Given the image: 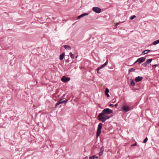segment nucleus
<instances>
[{
  "mask_svg": "<svg viewBox=\"0 0 159 159\" xmlns=\"http://www.w3.org/2000/svg\"><path fill=\"white\" fill-rule=\"evenodd\" d=\"M109 92V89L108 88H106L105 89V94L108 97H110V95L108 93Z\"/></svg>",
  "mask_w": 159,
  "mask_h": 159,
  "instance_id": "12",
  "label": "nucleus"
},
{
  "mask_svg": "<svg viewBox=\"0 0 159 159\" xmlns=\"http://www.w3.org/2000/svg\"><path fill=\"white\" fill-rule=\"evenodd\" d=\"M124 22V21L121 22H120V23H123V22Z\"/></svg>",
  "mask_w": 159,
  "mask_h": 159,
  "instance_id": "38",
  "label": "nucleus"
},
{
  "mask_svg": "<svg viewBox=\"0 0 159 159\" xmlns=\"http://www.w3.org/2000/svg\"><path fill=\"white\" fill-rule=\"evenodd\" d=\"M148 138L146 137L144 139V140H143V143H145L146 142L148 141Z\"/></svg>",
  "mask_w": 159,
  "mask_h": 159,
  "instance_id": "25",
  "label": "nucleus"
},
{
  "mask_svg": "<svg viewBox=\"0 0 159 159\" xmlns=\"http://www.w3.org/2000/svg\"><path fill=\"white\" fill-rule=\"evenodd\" d=\"M77 57H78V56H76V57H75L76 58H77Z\"/></svg>",
  "mask_w": 159,
  "mask_h": 159,
  "instance_id": "39",
  "label": "nucleus"
},
{
  "mask_svg": "<svg viewBox=\"0 0 159 159\" xmlns=\"http://www.w3.org/2000/svg\"><path fill=\"white\" fill-rule=\"evenodd\" d=\"M143 79V77L142 76H138L135 78V80L136 82H138L141 81Z\"/></svg>",
  "mask_w": 159,
  "mask_h": 159,
  "instance_id": "7",
  "label": "nucleus"
},
{
  "mask_svg": "<svg viewBox=\"0 0 159 159\" xmlns=\"http://www.w3.org/2000/svg\"><path fill=\"white\" fill-rule=\"evenodd\" d=\"M62 99H61V98L59 99V100L56 104V107H57L60 104L63 103V101H62Z\"/></svg>",
  "mask_w": 159,
  "mask_h": 159,
  "instance_id": "11",
  "label": "nucleus"
},
{
  "mask_svg": "<svg viewBox=\"0 0 159 159\" xmlns=\"http://www.w3.org/2000/svg\"><path fill=\"white\" fill-rule=\"evenodd\" d=\"M110 106V107H113L114 105L113 104H111L109 105Z\"/></svg>",
  "mask_w": 159,
  "mask_h": 159,
  "instance_id": "30",
  "label": "nucleus"
},
{
  "mask_svg": "<svg viewBox=\"0 0 159 159\" xmlns=\"http://www.w3.org/2000/svg\"><path fill=\"white\" fill-rule=\"evenodd\" d=\"M130 84H131V85L132 86H134L135 84L134 83V82L133 80L132 79H130Z\"/></svg>",
  "mask_w": 159,
  "mask_h": 159,
  "instance_id": "17",
  "label": "nucleus"
},
{
  "mask_svg": "<svg viewBox=\"0 0 159 159\" xmlns=\"http://www.w3.org/2000/svg\"><path fill=\"white\" fill-rule=\"evenodd\" d=\"M119 23H116V25H119Z\"/></svg>",
  "mask_w": 159,
  "mask_h": 159,
  "instance_id": "35",
  "label": "nucleus"
},
{
  "mask_svg": "<svg viewBox=\"0 0 159 159\" xmlns=\"http://www.w3.org/2000/svg\"><path fill=\"white\" fill-rule=\"evenodd\" d=\"M98 119L100 121H101L102 123L104 122L106 120L104 119H102L100 116H99V115L98 116Z\"/></svg>",
  "mask_w": 159,
  "mask_h": 159,
  "instance_id": "14",
  "label": "nucleus"
},
{
  "mask_svg": "<svg viewBox=\"0 0 159 159\" xmlns=\"http://www.w3.org/2000/svg\"><path fill=\"white\" fill-rule=\"evenodd\" d=\"M65 55V54L64 53H62L60 55V59L61 61L63 60L64 57Z\"/></svg>",
  "mask_w": 159,
  "mask_h": 159,
  "instance_id": "13",
  "label": "nucleus"
},
{
  "mask_svg": "<svg viewBox=\"0 0 159 159\" xmlns=\"http://www.w3.org/2000/svg\"><path fill=\"white\" fill-rule=\"evenodd\" d=\"M118 104L117 103L115 104L114 106L116 107H117Z\"/></svg>",
  "mask_w": 159,
  "mask_h": 159,
  "instance_id": "32",
  "label": "nucleus"
},
{
  "mask_svg": "<svg viewBox=\"0 0 159 159\" xmlns=\"http://www.w3.org/2000/svg\"><path fill=\"white\" fill-rule=\"evenodd\" d=\"M146 51L148 53L149 52H150L151 50H150L147 49L146 50Z\"/></svg>",
  "mask_w": 159,
  "mask_h": 159,
  "instance_id": "31",
  "label": "nucleus"
},
{
  "mask_svg": "<svg viewBox=\"0 0 159 159\" xmlns=\"http://www.w3.org/2000/svg\"><path fill=\"white\" fill-rule=\"evenodd\" d=\"M70 80V78L69 77H66L65 76L62 77L61 80L64 82H66Z\"/></svg>",
  "mask_w": 159,
  "mask_h": 159,
  "instance_id": "6",
  "label": "nucleus"
},
{
  "mask_svg": "<svg viewBox=\"0 0 159 159\" xmlns=\"http://www.w3.org/2000/svg\"><path fill=\"white\" fill-rule=\"evenodd\" d=\"M96 156L94 155L92 156H91L89 157V159H94Z\"/></svg>",
  "mask_w": 159,
  "mask_h": 159,
  "instance_id": "23",
  "label": "nucleus"
},
{
  "mask_svg": "<svg viewBox=\"0 0 159 159\" xmlns=\"http://www.w3.org/2000/svg\"><path fill=\"white\" fill-rule=\"evenodd\" d=\"M69 55L72 59L74 58V55L71 52H70L69 53Z\"/></svg>",
  "mask_w": 159,
  "mask_h": 159,
  "instance_id": "20",
  "label": "nucleus"
},
{
  "mask_svg": "<svg viewBox=\"0 0 159 159\" xmlns=\"http://www.w3.org/2000/svg\"><path fill=\"white\" fill-rule=\"evenodd\" d=\"M147 65H148V64L147 63H146V62L143 63L142 64V65L144 67H146Z\"/></svg>",
  "mask_w": 159,
  "mask_h": 159,
  "instance_id": "24",
  "label": "nucleus"
},
{
  "mask_svg": "<svg viewBox=\"0 0 159 159\" xmlns=\"http://www.w3.org/2000/svg\"><path fill=\"white\" fill-rule=\"evenodd\" d=\"M112 112V111L111 110L108 108H107L104 109L101 113H100L99 115V116H100L103 115L109 114L111 113Z\"/></svg>",
  "mask_w": 159,
  "mask_h": 159,
  "instance_id": "1",
  "label": "nucleus"
},
{
  "mask_svg": "<svg viewBox=\"0 0 159 159\" xmlns=\"http://www.w3.org/2000/svg\"><path fill=\"white\" fill-rule=\"evenodd\" d=\"M136 17V16L135 15H133L131 16L130 17V19L131 20H133L134 18Z\"/></svg>",
  "mask_w": 159,
  "mask_h": 159,
  "instance_id": "21",
  "label": "nucleus"
},
{
  "mask_svg": "<svg viewBox=\"0 0 159 159\" xmlns=\"http://www.w3.org/2000/svg\"><path fill=\"white\" fill-rule=\"evenodd\" d=\"M135 70V69L133 68H130L129 69L128 71L129 73H130V72H132L134 71Z\"/></svg>",
  "mask_w": 159,
  "mask_h": 159,
  "instance_id": "18",
  "label": "nucleus"
},
{
  "mask_svg": "<svg viewBox=\"0 0 159 159\" xmlns=\"http://www.w3.org/2000/svg\"><path fill=\"white\" fill-rule=\"evenodd\" d=\"M96 157V158H97L98 157V156H96V157Z\"/></svg>",
  "mask_w": 159,
  "mask_h": 159,
  "instance_id": "36",
  "label": "nucleus"
},
{
  "mask_svg": "<svg viewBox=\"0 0 159 159\" xmlns=\"http://www.w3.org/2000/svg\"><path fill=\"white\" fill-rule=\"evenodd\" d=\"M100 117L102 119H104L106 120L109 119L110 118L109 116L106 115H103L102 116H100Z\"/></svg>",
  "mask_w": 159,
  "mask_h": 159,
  "instance_id": "9",
  "label": "nucleus"
},
{
  "mask_svg": "<svg viewBox=\"0 0 159 159\" xmlns=\"http://www.w3.org/2000/svg\"><path fill=\"white\" fill-rule=\"evenodd\" d=\"M148 52H147L146 50H145L143 51L142 52V54L143 55L146 54L147 53H148Z\"/></svg>",
  "mask_w": 159,
  "mask_h": 159,
  "instance_id": "22",
  "label": "nucleus"
},
{
  "mask_svg": "<svg viewBox=\"0 0 159 159\" xmlns=\"http://www.w3.org/2000/svg\"><path fill=\"white\" fill-rule=\"evenodd\" d=\"M68 99H67L66 100L63 101V103H67V102L68 101Z\"/></svg>",
  "mask_w": 159,
  "mask_h": 159,
  "instance_id": "27",
  "label": "nucleus"
},
{
  "mask_svg": "<svg viewBox=\"0 0 159 159\" xmlns=\"http://www.w3.org/2000/svg\"><path fill=\"white\" fill-rule=\"evenodd\" d=\"M88 15V14L87 13H83V14L80 15L79 16H78L77 18L78 19H79L80 18H81L84 16Z\"/></svg>",
  "mask_w": 159,
  "mask_h": 159,
  "instance_id": "10",
  "label": "nucleus"
},
{
  "mask_svg": "<svg viewBox=\"0 0 159 159\" xmlns=\"http://www.w3.org/2000/svg\"><path fill=\"white\" fill-rule=\"evenodd\" d=\"M139 62V60H138V59L134 62V64L136 63L137 62Z\"/></svg>",
  "mask_w": 159,
  "mask_h": 159,
  "instance_id": "33",
  "label": "nucleus"
},
{
  "mask_svg": "<svg viewBox=\"0 0 159 159\" xmlns=\"http://www.w3.org/2000/svg\"><path fill=\"white\" fill-rule=\"evenodd\" d=\"M145 60V58L144 57H142L138 59V60H139V64L142 63L143 61H144Z\"/></svg>",
  "mask_w": 159,
  "mask_h": 159,
  "instance_id": "8",
  "label": "nucleus"
},
{
  "mask_svg": "<svg viewBox=\"0 0 159 159\" xmlns=\"http://www.w3.org/2000/svg\"><path fill=\"white\" fill-rule=\"evenodd\" d=\"M122 110L125 112H126L130 110V108L128 106L124 105L121 108Z\"/></svg>",
  "mask_w": 159,
  "mask_h": 159,
  "instance_id": "3",
  "label": "nucleus"
},
{
  "mask_svg": "<svg viewBox=\"0 0 159 159\" xmlns=\"http://www.w3.org/2000/svg\"><path fill=\"white\" fill-rule=\"evenodd\" d=\"M108 63V61H107L103 64L101 66L98 67L97 68V72L98 73H100V72H99V70L105 66Z\"/></svg>",
  "mask_w": 159,
  "mask_h": 159,
  "instance_id": "5",
  "label": "nucleus"
},
{
  "mask_svg": "<svg viewBox=\"0 0 159 159\" xmlns=\"http://www.w3.org/2000/svg\"><path fill=\"white\" fill-rule=\"evenodd\" d=\"M64 47L66 49L70 50L71 49V48L70 46L67 45H65L64 46Z\"/></svg>",
  "mask_w": 159,
  "mask_h": 159,
  "instance_id": "16",
  "label": "nucleus"
},
{
  "mask_svg": "<svg viewBox=\"0 0 159 159\" xmlns=\"http://www.w3.org/2000/svg\"><path fill=\"white\" fill-rule=\"evenodd\" d=\"M104 151V148L103 147H101L100 148V152H103Z\"/></svg>",
  "mask_w": 159,
  "mask_h": 159,
  "instance_id": "26",
  "label": "nucleus"
},
{
  "mask_svg": "<svg viewBox=\"0 0 159 159\" xmlns=\"http://www.w3.org/2000/svg\"><path fill=\"white\" fill-rule=\"evenodd\" d=\"M159 43V39L153 42L152 43V44L156 45L157 44Z\"/></svg>",
  "mask_w": 159,
  "mask_h": 159,
  "instance_id": "15",
  "label": "nucleus"
},
{
  "mask_svg": "<svg viewBox=\"0 0 159 159\" xmlns=\"http://www.w3.org/2000/svg\"><path fill=\"white\" fill-rule=\"evenodd\" d=\"M157 66V64L154 65H152V66H155V68Z\"/></svg>",
  "mask_w": 159,
  "mask_h": 159,
  "instance_id": "34",
  "label": "nucleus"
},
{
  "mask_svg": "<svg viewBox=\"0 0 159 159\" xmlns=\"http://www.w3.org/2000/svg\"><path fill=\"white\" fill-rule=\"evenodd\" d=\"M102 124L101 123H99L98 125V128L97 132V138L100 135V134L101 133V129L102 128Z\"/></svg>",
  "mask_w": 159,
  "mask_h": 159,
  "instance_id": "2",
  "label": "nucleus"
},
{
  "mask_svg": "<svg viewBox=\"0 0 159 159\" xmlns=\"http://www.w3.org/2000/svg\"><path fill=\"white\" fill-rule=\"evenodd\" d=\"M102 153L103 152H100L99 153V156H101L102 155Z\"/></svg>",
  "mask_w": 159,
  "mask_h": 159,
  "instance_id": "29",
  "label": "nucleus"
},
{
  "mask_svg": "<svg viewBox=\"0 0 159 159\" xmlns=\"http://www.w3.org/2000/svg\"><path fill=\"white\" fill-rule=\"evenodd\" d=\"M92 10L94 12L97 13H99L101 11V9L100 8L98 7H93Z\"/></svg>",
  "mask_w": 159,
  "mask_h": 159,
  "instance_id": "4",
  "label": "nucleus"
},
{
  "mask_svg": "<svg viewBox=\"0 0 159 159\" xmlns=\"http://www.w3.org/2000/svg\"><path fill=\"white\" fill-rule=\"evenodd\" d=\"M152 61V59H149L147 60L146 61V62L148 64L150 63Z\"/></svg>",
  "mask_w": 159,
  "mask_h": 159,
  "instance_id": "19",
  "label": "nucleus"
},
{
  "mask_svg": "<svg viewBox=\"0 0 159 159\" xmlns=\"http://www.w3.org/2000/svg\"><path fill=\"white\" fill-rule=\"evenodd\" d=\"M65 94L63 95V96L61 97V99H62V100L65 99V98L64 97H65Z\"/></svg>",
  "mask_w": 159,
  "mask_h": 159,
  "instance_id": "28",
  "label": "nucleus"
},
{
  "mask_svg": "<svg viewBox=\"0 0 159 159\" xmlns=\"http://www.w3.org/2000/svg\"><path fill=\"white\" fill-rule=\"evenodd\" d=\"M136 145V143H135V144H134L132 146H134V145Z\"/></svg>",
  "mask_w": 159,
  "mask_h": 159,
  "instance_id": "37",
  "label": "nucleus"
}]
</instances>
